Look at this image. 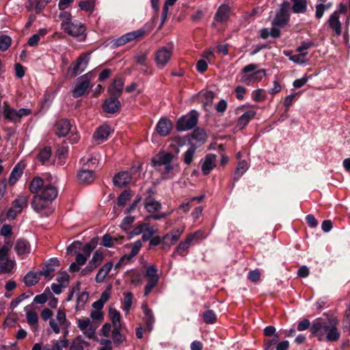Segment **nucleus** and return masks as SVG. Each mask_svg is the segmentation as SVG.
Wrapping results in <instances>:
<instances>
[{"instance_id": "obj_20", "label": "nucleus", "mask_w": 350, "mask_h": 350, "mask_svg": "<svg viewBox=\"0 0 350 350\" xmlns=\"http://www.w3.org/2000/svg\"><path fill=\"white\" fill-rule=\"evenodd\" d=\"M327 23L336 36H340L342 33V27L338 12H333L329 16Z\"/></svg>"}, {"instance_id": "obj_5", "label": "nucleus", "mask_w": 350, "mask_h": 350, "mask_svg": "<svg viewBox=\"0 0 350 350\" xmlns=\"http://www.w3.org/2000/svg\"><path fill=\"white\" fill-rule=\"evenodd\" d=\"M70 323L66 319V314L64 309L59 308L55 317L51 319L49 321V326L56 334H58L63 331L64 337L68 334V328L69 327Z\"/></svg>"}, {"instance_id": "obj_18", "label": "nucleus", "mask_w": 350, "mask_h": 350, "mask_svg": "<svg viewBox=\"0 0 350 350\" xmlns=\"http://www.w3.org/2000/svg\"><path fill=\"white\" fill-rule=\"evenodd\" d=\"M14 250L18 256L24 258L30 253L31 245L27 240L19 239L15 243Z\"/></svg>"}, {"instance_id": "obj_38", "label": "nucleus", "mask_w": 350, "mask_h": 350, "mask_svg": "<svg viewBox=\"0 0 350 350\" xmlns=\"http://www.w3.org/2000/svg\"><path fill=\"white\" fill-rule=\"evenodd\" d=\"M249 165L245 160H239L234 171V179L238 180L248 170Z\"/></svg>"}, {"instance_id": "obj_33", "label": "nucleus", "mask_w": 350, "mask_h": 350, "mask_svg": "<svg viewBox=\"0 0 350 350\" xmlns=\"http://www.w3.org/2000/svg\"><path fill=\"white\" fill-rule=\"evenodd\" d=\"M205 238L204 232L202 230H197L193 233L188 234L184 242L190 247L192 244L198 243Z\"/></svg>"}, {"instance_id": "obj_35", "label": "nucleus", "mask_w": 350, "mask_h": 350, "mask_svg": "<svg viewBox=\"0 0 350 350\" xmlns=\"http://www.w3.org/2000/svg\"><path fill=\"white\" fill-rule=\"evenodd\" d=\"M23 169H24V165L21 163H18L17 165H15V167L12 170V171L10 174V178H9V184L10 185H13L18 181L19 178L23 174Z\"/></svg>"}, {"instance_id": "obj_23", "label": "nucleus", "mask_w": 350, "mask_h": 350, "mask_svg": "<svg viewBox=\"0 0 350 350\" xmlns=\"http://www.w3.org/2000/svg\"><path fill=\"white\" fill-rule=\"evenodd\" d=\"M217 157L215 154H207L202 163V172L203 174L207 175L216 165Z\"/></svg>"}, {"instance_id": "obj_11", "label": "nucleus", "mask_w": 350, "mask_h": 350, "mask_svg": "<svg viewBox=\"0 0 350 350\" xmlns=\"http://www.w3.org/2000/svg\"><path fill=\"white\" fill-rule=\"evenodd\" d=\"M198 118V115L196 111H191L178 119L176 123V129L179 131L191 129L197 124Z\"/></svg>"}, {"instance_id": "obj_28", "label": "nucleus", "mask_w": 350, "mask_h": 350, "mask_svg": "<svg viewBox=\"0 0 350 350\" xmlns=\"http://www.w3.org/2000/svg\"><path fill=\"white\" fill-rule=\"evenodd\" d=\"M89 87L90 82L80 80V78H79L77 84L72 90V96L75 98H78L83 96L87 92Z\"/></svg>"}, {"instance_id": "obj_55", "label": "nucleus", "mask_w": 350, "mask_h": 350, "mask_svg": "<svg viewBox=\"0 0 350 350\" xmlns=\"http://www.w3.org/2000/svg\"><path fill=\"white\" fill-rule=\"evenodd\" d=\"M89 298V294L87 292L81 293L77 299L76 308H82L85 304L88 301Z\"/></svg>"}, {"instance_id": "obj_6", "label": "nucleus", "mask_w": 350, "mask_h": 350, "mask_svg": "<svg viewBox=\"0 0 350 350\" xmlns=\"http://www.w3.org/2000/svg\"><path fill=\"white\" fill-rule=\"evenodd\" d=\"M29 196L27 194L18 195L12 202L11 207L6 213V217L9 220L14 219L17 215L22 213L27 206Z\"/></svg>"}, {"instance_id": "obj_32", "label": "nucleus", "mask_w": 350, "mask_h": 350, "mask_svg": "<svg viewBox=\"0 0 350 350\" xmlns=\"http://www.w3.org/2000/svg\"><path fill=\"white\" fill-rule=\"evenodd\" d=\"M144 207L148 213H154L161 210V204L159 202L148 197L145 199Z\"/></svg>"}, {"instance_id": "obj_2", "label": "nucleus", "mask_w": 350, "mask_h": 350, "mask_svg": "<svg viewBox=\"0 0 350 350\" xmlns=\"http://www.w3.org/2000/svg\"><path fill=\"white\" fill-rule=\"evenodd\" d=\"M311 332L319 340L328 342L337 341L340 336L336 319H316L312 324Z\"/></svg>"}, {"instance_id": "obj_40", "label": "nucleus", "mask_w": 350, "mask_h": 350, "mask_svg": "<svg viewBox=\"0 0 350 350\" xmlns=\"http://www.w3.org/2000/svg\"><path fill=\"white\" fill-rule=\"evenodd\" d=\"M109 314L113 323V327H121L120 313L114 308H110Z\"/></svg>"}, {"instance_id": "obj_47", "label": "nucleus", "mask_w": 350, "mask_h": 350, "mask_svg": "<svg viewBox=\"0 0 350 350\" xmlns=\"http://www.w3.org/2000/svg\"><path fill=\"white\" fill-rule=\"evenodd\" d=\"M307 54V52H298L297 54L291 56L290 59L295 63L303 64L308 62L306 59Z\"/></svg>"}, {"instance_id": "obj_52", "label": "nucleus", "mask_w": 350, "mask_h": 350, "mask_svg": "<svg viewBox=\"0 0 350 350\" xmlns=\"http://www.w3.org/2000/svg\"><path fill=\"white\" fill-rule=\"evenodd\" d=\"M79 6L82 10L92 12L94 8V1L87 0L80 1L79 3Z\"/></svg>"}, {"instance_id": "obj_1", "label": "nucleus", "mask_w": 350, "mask_h": 350, "mask_svg": "<svg viewBox=\"0 0 350 350\" xmlns=\"http://www.w3.org/2000/svg\"><path fill=\"white\" fill-rule=\"evenodd\" d=\"M29 189L32 193H35L31 202L32 208L42 215H51L53 212L52 202L58 194L56 187L36 176L30 182Z\"/></svg>"}, {"instance_id": "obj_64", "label": "nucleus", "mask_w": 350, "mask_h": 350, "mask_svg": "<svg viewBox=\"0 0 350 350\" xmlns=\"http://www.w3.org/2000/svg\"><path fill=\"white\" fill-rule=\"evenodd\" d=\"M31 350H55V347L50 345H46L42 347L41 343H36L33 345Z\"/></svg>"}, {"instance_id": "obj_63", "label": "nucleus", "mask_w": 350, "mask_h": 350, "mask_svg": "<svg viewBox=\"0 0 350 350\" xmlns=\"http://www.w3.org/2000/svg\"><path fill=\"white\" fill-rule=\"evenodd\" d=\"M260 278V273L258 269L250 271L248 273V278L254 282H258Z\"/></svg>"}, {"instance_id": "obj_13", "label": "nucleus", "mask_w": 350, "mask_h": 350, "mask_svg": "<svg viewBox=\"0 0 350 350\" xmlns=\"http://www.w3.org/2000/svg\"><path fill=\"white\" fill-rule=\"evenodd\" d=\"M288 10L289 3L284 1L274 18L273 24L281 27L286 25L289 19Z\"/></svg>"}, {"instance_id": "obj_36", "label": "nucleus", "mask_w": 350, "mask_h": 350, "mask_svg": "<svg viewBox=\"0 0 350 350\" xmlns=\"http://www.w3.org/2000/svg\"><path fill=\"white\" fill-rule=\"evenodd\" d=\"M293 5L292 11L295 14H304L307 10V0H291Z\"/></svg>"}, {"instance_id": "obj_14", "label": "nucleus", "mask_w": 350, "mask_h": 350, "mask_svg": "<svg viewBox=\"0 0 350 350\" xmlns=\"http://www.w3.org/2000/svg\"><path fill=\"white\" fill-rule=\"evenodd\" d=\"M183 231L184 228H179L166 234L163 237L162 248L163 250L169 249L172 245H174L180 239Z\"/></svg>"}, {"instance_id": "obj_7", "label": "nucleus", "mask_w": 350, "mask_h": 350, "mask_svg": "<svg viewBox=\"0 0 350 350\" xmlns=\"http://www.w3.org/2000/svg\"><path fill=\"white\" fill-rule=\"evenodd\" d=\"M98 160L96 158H91L84 163L83 168L80 170L77 175L78 180L83 184H89L94 179V174L92 168L96 167Z\"/></svg>"}, {"instance_id": "obj_24", "label": "nucleus", "mask_w": 350, "mask_h": 350, "mask_svg": "<svg viewBox=\"0 0 350 350\" xmlns=\"http://www.w3.org/2000/svg\"><path fill=\"white\" fill-rule=\"evenodd\" d=\"M172 129V122L167 118H161L157 124L156 130L161 136H167Z\"/></svg>"}, {"instance_id": "obj_39", "label": "nucleus", "mask_w": 350, "mask_h": 350, "mask_svg": "<svg viewBox=\"0 0 350 350\" xmlns=\"http://www.w3.org/2000/svg\"><path fill=\"white\" fill-rule=\"evenodd\" d=\"M130 247H131V253L128 255H124L122 258V260H124V258L130 260L134 256H135L139 253L141 247H142V243L140 241H137L135 243L131 244Z\"/></svg>"}, {"instance_id": "obj_17", "label": "nucleus", "mask_w": 350, "mask_h": 350, "mask_svg": "<svg viewBox=\"0 0 350 350\" xmlns=\"http://www.w3.org/2000/svg\"><path fill=\"white\" fill-rule=\"evenodd\" d=\"M156 169L161 172L163 178H170L179 171V165L172 161Z\"/></svg>"}, {"instance_id": "obj_60", "label": "nucleus", "mask_w": 350, "mask_h": 350, "mask_svg": "<svg viewBox=\"0 0 350 350\" xmlns=\"http://www.w3.org/2000/svg\"><path fill=\"white\" fill-rule=\"evenodd\" d=\"M148 221H146L144 223L138 224L133 230L132 234L133 235H139L142 233H144V230L148 226Z\"/></svg>"}, {"instance_id": "obj_22", "label": "nucleus", "mask_w": 350, "mask_h": 350, "mask_svg": "<svg viewBox=\"0 0 350 350\" xmlns=\"http://www.w3.org/2000/svg\"><path fill=\"white\" fill-rule=\"evenodd\" d=\"M142 308L144 313V321L146 325V329L148 332H151L153 328V325L155 322V319L152 310L148 307L146 303H143Z\"/></svg>"}, {"instance_id": "obj_57", "label": "nucleus", "mask_w": 350, "mask_h": 350, "mask_svg": "<svg viewBox=\"0 0 350 350\" xmlns=\"http://www.w3.org/2000/svg\"><path fill=\"white\" fill-rule=\"evenodd\" d=\"M11 38L5 35L0 36V50L2 51H6L11 44Z\"/></svg>"}, {"instance_id": "obj_16", "label": "nucleus", "mask_w": 350, "mask_h": 350, "mask_svg": "<svg viewBox=\"0 0 350 350\" xmlns=\"http://www.w3.org/2000/svg\"><path fill=\"white\" fill-rule=\"evenodd\" d=\"M174 159V156L171 152L162 151L159 152L152 158V163L156 168H158L165 164L172 162Z\"/></svg>"}, {"instance_id": "obj_42", "label": "nucleus", "mask_w": 350, "mask_h": 350, "mask_svg": "<svg viewBox=\"0 0 350 350\" xmlns=\"http://www.w3.org/2000/svg\"><path fill=\"white\" fill-rule=\"evenodd\" d=\"M39 281V277L37 273L29 271L24 277V282L28 286L37 284Z\"/></svg>"}, {"instance_id": "obj_31", "label": "nucleus", "mask_w": 350, "mask_h": 350, "mask_svg": "<svg viewBox=\"0 0 350 350\" xmlns=\"http://www.w3.org/2000/svg\"><path fill=\"white\" fill-rule=\"evenodd\" d=\"M120 107V103L116 98L106 100L103 105V109L105 112L113 113L117 112Z\"/></svg>"}, {"instance_id": "obj_48", "label": "nucleus", "mask_w": 350, "mask_h": 350, "mask_svg": "<svg viewBox=\"0 0 350 350\" xmlns=\"http://www.w3.org/2000/svg\"><path fill=\"white\" fill-rule=\"evenodd\" d=\"M103 260V252L100 251V250H98L94 253L92 258L89 262V263L92 266H95V268H96L102 262Z\"/></svg>"}, {"instance_id": "obj_3", "label": "nucleus", "mask_w": 350, "mask_h": 350, "mask_svg": "<svg viewBox=\"0 0 350 350\" xmlns=\"http://www.w3.org/2000/svg\"><path fill=\"white\" fill-rule=\"evenodd\" d=\"M61 17L65 18L62 23V29L68 35L79 38V40H85L86 35L85 27L81 23L78 22H71L70 21V14L68 12H64L61 14Z\"/></svg>"}, {"instance_id": "obj_59", "label": "nucleus", "mask_w": 350, "mask_h": 350, "mask_svg": "<svg viewBox=\"0 0 350 350\" xmlns=\"http://www.w3.org/2000/svg\"><path fill=\"white\" fill-rule=\"evenodd\" d=\"M52 346L55 347V350H62L68 345V341L66 339V336H64V339L55 340Z\"/></svg>"}, {"instance_id": "obj_25", "label": "nucleus", "mask_w": 350, "mask_h": 350, "mask_svg": "<svg viewBox=\"0 0 350 350\" xmlns=\"http://www.w3.org/2000/svg\"><path fill=\"white\" fill-rule=\"evenodd\" d=\"M71 130V124L68 120L62 119L57 122L55 124V133L59 137L66 136Z\"/></svg>"}, {"instance_id": "obj_46", "label": "nucleus", "mask_w": 350, "mask_h": 350, "mask_svg": "<svg viewBox=\"0 0 350 350\" xmlns=\"http://www.w3.org/2000/svg\"><path fill=\"white\" fill-rule=\"evenodd\" d=\"M196 148L194 145H191L190 148L185 152L183 155V161L185 164L189 165L193 161Z\"/></svg>"}, {"instance_id": "obj_44", "label": "nucleus", "mask_w": 350, "mask_h": 350, "mask_svg": "<svg viewBox=\"0 0 350 350\" xmlns=\"http://www.w3.org/2000/svg\"><path fill=\"white\" fill-rule=\"evenodd\" d=\"M122 239V237H120L119 239L117 238H113L110 235L106 234L103 237L102 242L103 245L105 247H112L114 246L115 242H118V243H121V240Z\"/></svg>"}, {"instance_id": "obj_4", "label": "nucleus", "mask_w": 350, "mask_h": 350, "mask_svg": "<svg viewBox=\"0 0 350 350\" xmlns=\"http://www.w3.org/2000/svg\"><path fill=\"white\" fill-rule=\"evenodd\" d=\"M257 68V65L254 64L245 66L241 71L240 81L249 85L261 81L266 75L265 70L264 69L256 70Z\"/></svg>"}, {"instance_id": "obj_12", "label": "nucleus", "mask_w": 350, "mask_h": 350, "mask_svg": "<svg viewBox=\"0 0 350 350\" xmlns=\"http://www.w3.org/2000/svg\"><path fill=\"white\" fill-rule=\"evenodd\" d=\"M145 31L144 29H137L136 31L127 33L116 39L113 40L111 43L115 47L121 46L139 38L143 37Z\"/></svg>"}, {"instance_id": "obj_15", "label": "nucleus", "mask_w": 350, "mask_h": 350, "mask_svg": "<svg viewBox=\"0 0 350 350\" xmlns=\"http://www.w3.org/2000/svg\"><path fill=\"white\" fill-rule=\"evenodd\" d=\"M90 53H84L80 55L77 61L72 64L71 66H73L72 74L74 76L83 72L87 68V66L90 62Z\"/></svg>"}, {"instance_id": "obj_58", "label": "nucleus", "mask_w": 350, "mask_h": 350, "mask_svg": "<svg viewBox=\"0 0 350 350\" xmlns=\"http://www.w3.org/2000/svg\"><path fill=\"white\" fill-rule=\"evenodd\" d=\"M189 247L184 241H181L176 247L175 252L180 256H185L187 254Z\"/></svg>"}, {"instance_id": "obj_54", "label": "nucleus", "mask_w": 350, "mask_h": 350, "mask_svg": "<svg viewBox=\"0 0 350 350\" xmlns=\"http://www.w3.org/2000/svg\"><path fill=\"white\" fill-rule=\"evenodd\" d=\"M158 282L159 278L149 279L144 288V296H147L152 291V289L157 285Z\"/></svg>"}, {"instance_id": "obj_62", "label": "nucleus", "mask_w": 350, "mask_h": 350, "mask_svg": "<svg viewBox=\"0 0 350 350\" xmlns=\"http://www.w3.org/2000/svg\"><path fill=\"white\" fill-rule=\"evenodd\" d=\"M53 313L52 310L48 308H44L40 313V317L44 321H50L52 318Z\"/></svg>"}, {"instance_id": "obj_29", "label": "nucleus", "mask_w": 350, "mask_h": 350, "mask_svg": "<svg viewBox=\"0 0 350 350\" xmlns=\"http://www.w3.org/2000/svg\"><path fill=\"white\" fill-rule=\"evenodd\" d=\"M113 266V265L111 262H108L105 263L101 268H100L95 278L96 282L97 283L103 282L105 278L108 275Z\"/></svg>"}, {"instance_id": "obj_49", "label": "nucleus", "mask_w": 350, "mask_h": 350, "mask_svg": "<svg viewBox=\"0 0 350 350\" xmlns=\"http://www.w3.org/2000/svg\"><path fill=\"white\" fill-rule=\"evenodd\" d=\"M204 321L207 324H213L217 321V316L214 311L208 310L202 314Z\"/></svg>"}, {"instance_id": "obj_27", "label": "nucleus", "mask_w": 350, "mask_h": 350, "mask_svg": "<svg viewBox=\"0 0 350 350\" xmlns=\"http://www.w3.org/2000/svg\"><path fill=\"white\" fill-rule=\"evenodd\" d=\"M131 182V176L127 172H122L116 174L113 178V183L116 186L123 187Z\"/></svg>"}, {"instance_id": "obj_21", "label": "nucleus", "mask_w": 350, "mask_h": 350, "mask_svg": "<svg viewBox=\"0 0 350 350\" xmlns=\"http://www.w3.org/2000/svg\"><path fill=\"white\" fill-rule=\"evenodd\" d=\"M109 135V126L108 125L103 124L96 129L94 133L93 139L97 144H100L107 140Z\"/></svg>"}, {"instance_id": "obj_19", "label": "nucleus", "mask_w": 350, "mask_h": 350, "mask_svg": "<svg viewBox=\"0 0 350 350\" xmlns=\"http://www.w3.org/2000/svg\"><path fill=\"white\" fill-rule=\"evenodd\" d=\"M59 266V261L57 258H51L40 271L39 275L44 276L47 279H51V273Z\"/></svg>"}, {"instance_id": "obj_8", "label": "nucleus", "mask_w": 350, "mask_h": 350, "mask_svg": "<svg viewBox=\"0 0 350 350\" xmlns=\"http://www.w3.org/2000/svg\"><path fill=\"white\" fill-rule=\"evenodd\" d=\"M3 105V116L6 120L12 122H20L21 118L31 113V111L29 109L21 108L17 111L12 108L7 102H4Z\"/></svg>"}, {"instance_id": "obj_34", "label": "nucleus", "mask_w": 350, "mask_h": 350, "mask_svg": "<svg viewBox=\"0 0 350 350\" xmlns=\"http://www.w3.org/2000/svg\"><path fill=\"white\" fill-rule=\"evenodd\" d=\"M255 116L256 111L254 110L246 111L239 118L237 127L239 129H243Z\"/></svg>"}, {"instance_id": "obj_56", "label": "nucleus", "mask_w": 350, "mask_h": 350, "mask_svg": "<svg viewBox=\"0 0 350 350\" xmlns=\"http://www.w3.org/2000/svg\"><path fill=\"white\" fill-rule=\"evenodd\" d=\"M192 138L198 141L201 144L206 141V135L203 130L197 129L193 131Z\"/></svg>"}, {"instance_id": "obj_9", "label": "nucleus", "mask_w": 350, "mask_h": 350, "mask_svg": "<svg viewBox=\"0 0 350 350\" xmlns=\"http://www.w3.org/2000/svg\"><path fill=\"white\" fill-rule=\"evenodd\" d=\"M10 250L6 245L0 248V274L10 273L16 265L15 261L8 257Z\"/></svg>"}, {"instance_id": "obj_50", "label": "nucleus", "mask_w": 350, "mask_h": 350, "mask_svg": "<svg viewBox=\"0 0 350 350\" xmlns=\"http://www.w3.org/2000/svg\"><path fill=\"white\" fill-rule=\"evenodd\" d=\"M121 327H113L112 338L115 343L120 345L125 340V336L120 334Z\"/></svg>"}, {"instance_id": "obj_30", "label": "nucleus", "mask_w": 350, "mask_h": 350, "mask_svg": "<svg viewBox=\"0 0 350 350\" xmlns=\"http://www.w3.org/2000/svg\"><path fill=\"white\" fill-rule=\"evenodd\" d=\"M123 86L124 81L122 79H115L109 88V92L111 96L118 97L120 96Z\"/></svg>"}, {"instance_id": "obj_41", "label": "nucleus", "mask_w": 350, "mask_h": 350, "mask_svg": "<svg viewBox=\"0 0 350 350\" xmlns=\"http://www.w3.org/2000/svg\"><path fill=\"white\" fill-rule=\"evenodd\" d=\"M133 296L132 293L126 292L124 293V300H123V310L129 313L131 310L132 304H133Z\"/></svg>"}, {"instance_id": "obj_43", "label": "nucleus", "mask_w": 350, "mask_h": 350, "mask_svg": "<svg viewBox=\"0 0 350 350\" xmlns=\"http://www.w3.org/2000/svg\"><path fill=\"white\" fill-rule=\"evenodd\" d=\"M132 191L131 190H124L118 198V204L124 206L132 197Z\"/></svg>"}, {"instance_id": "obj_51", "label": "nucleus", "mask_w": 350, "mask_h": 350, "mask_svg": "<svg viewBox=\"0 0 350 350\" xmlns=\"http://www.w3.org/2000/svg\"><path fill=\"white\" fill-rule=\"evenodd\" d=\"M157 232V228L155 226H150L148 223L147 228H145L142 235V239L144 241H146L151 239L154 234Z\"/></svg>"}, {"instance_id": "obj_26", "label": "nucleus", "mask_w": 350, "mask_h": 350, "mask_svg": "<svg viewBox=\"0 0 350 350\" xmlns=\"http://www.w3.org/2000/svg\"><path fill=\"white\" fill-rule=\"evenodd\" d=\"M230 14V8L228 5L223 4L221 5L215 15V21L218 23H224L226 21Z\"/></svg>"}, {"instance_id": "obj_45", "label": "nucleus", "mask_w": 350, "mask_h": 350, "mask_svg": "<svg viewBox=\"0 0 350 350\" xmlns=\"http://www.w3.org/2000/svg\"><path fill=\"white\" fill-rule=\"evenodd\" d=\"M56 280L64 288H66L69 285L70 276L66 271L58 272Z\"/></svg>"}, {"instance_id": "obj_10", "label": "nucleus", "mask_w": 350, "mask_h": 350, "mask_svg": "<svg viewBox=\"0 0 350 350\" xmlns=\"http://www.w3.org/2000/svg\"><path fill=\"white\" fill-rule=\"evenodd\" d=\"M173 54V46H162L154 53V60L157 67L163 69L167 66Z\"/></svg>"}, {"instance_id": "obj_61", "label": "nucleus", "mask_w": 350, "mask_h": 350, "mask_svg": "<svg viewBox=\"0 0 350 350\" xmlns=\"http://www.w3.org/2000/svg\"><path fill=\"white\" fill-rule=\"evenodd\" d=\"M77 325L81 330L84 331L90 326V320L88 318L79 319L77 321Z\"/></svg>"}, {"instance_id": "obj_53", "label": "nucleus", "mask_w": 350, "mask_h": 350, "mask_svg": "<svg viewBox=\"0 0 350 350\" xmlns=\"http://www.w3.org/2000/svg\"><path fill=\"white\" fill-rule=\"evenodd\" d=\"M51 154V148L45 147L40 150L38 154V159L44 164L46 161L49 160Z\"/></svg>"}, {"instance_id": "obj_37", "label": "nucleus", "mask_w": 350, "mask_h": 350, "mask_svg": "<svg viewBox=\"0 0 350 350\" xmlns=\"http://www.w3.org/2000/svg\"><path fill=\"white\" fill-rule=\"evenodd\" d=\"M26 319L27 323L31 326L34 329H38V316L36 312L25 308Z\"/></svg>"}]
</instances>
